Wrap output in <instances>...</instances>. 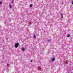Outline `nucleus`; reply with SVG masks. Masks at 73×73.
Instances as JSON below:
<instances>
[{"instance_id": "ddd939ff", "label": "nucleus", "mask_w": 73, "mask_h": 73, "mask_svg": "<svg viewBox=\"0 0 73 73\" xmlns=\"http://www.w3.org/2000/svg\"><path fill=\"white\" fill-rule=\"evenodd\" d=\"M12 1H13L12 3H13V1H14V0H12Z\"/></svg>"}, {"instance_id": "39448f33", "label": "nucleus", "mask_w": 73, "mask_h": 73, "mask_svg": "<svg viewBox=\"0 0 73 73\" xmlns=\"http://www.w3.org/2000/svg\"><path fill=\"white\" fill-rule=\"evenodd\" d=\"M61 17H62V18H63V15L62 14V13L61 14Z\"/></svg>"}, {"instance_id": "4468645a", "label": "nucleus", "mask_w": 73, "mask_h": 73, "mask_svg": "<svg viewBox=\"0 0 73 73\" xmlns=\"http://www.w3.org/2000/svg\"><path fill=\"white\" fill-rule=\"evenodd\" d=\"M7 66H8V65H9V64H7Z\"/></svg>"}, {"instance_id": "2eb2a0df", "label": "nucleus", "mask_w": 73, "mask_h": 73, "mask_svg": "<svg viewBox=\"0 0 73 73\" xmlns=\"http://www.w3.org/2000/svg\"><path fill=\"white\" fill-rule=\"evenodd\" d=\"M31 62H32V60H31Z\"/></svg>"}, {"instance_id": "9b49d317", "label": "nucleus", "mask_w": 73, "mask_h": 73, "mask_svg": "<svg viewBox=\"0 0 73 73\" xmlns=\"http://www.w3.org/2000/svg\"><path fill=\"white\" fill-rule=\"evenodd\" d=\"M72 4H73V1H72Z\"/></svg>"}, {"instance_id": "1a4fd4ad", "label": "nucleus", "mask_w": 73, "mask_h": 73, "mask_svg": "<svg viewBox=\"0 0 73 73\" xmlns=\"http://www.w3.org/2000/svg\"><path fill=\"white\" fill-rule=\"evenodd\" d=\"M66 64H68V60H66Z\"/></svg>"}, {"instance_id": "f03ea898", "label": "nucleus", "mask_w": 73, "mask_h": 73, "mask_svg": "<svg viewBox=\"0 0 73 73\" xmlns=\"http://www.w3.org/2000/svg\"><path fill=\"white\" fill-rule=\"evenodd\" d=\"M55 60V58H52V61H53V62Z\"/></svg>"}, {"instance_id": "9d476101", "label": "nucleus", "mask_w": 73, "mask_h": 73, "mask_svg": "<svg viewBox=\"0 0 73 73\" xmlns=\"http://www.w3.org/2000/svg\"><path fill=\"white\" fill-rule=\"evenodd\" d=\"M2 4V2L1 1L0 2V4Z\"/></svg>"}, {"instance_id": "f257e3e1", "label": "nucleus", "mask_w": 73, "mask_h": 73, "mask_svg": "<svg viewBox=\"0 0 73 73\" xmlns=\"http://www.w3.org/2000/svg\"><path fill=\"white\" fill-rule=\"evenodd\" d=\"M19 45V43H16L15 44V48H17V47H18V46Z\"/></svg>"}, {"instance_id": "20e7f679", "label": "nucleus", "mask_w": 73, "mask_h": 73, "mask_svg": "<svg viewBox=\"0 0 73 73\" xmlns=\"http://www.w3.org/2000/svg\"><path fill=\"white\" fill-rule=\"evenodd\" d=\"M25 50V49L24 48H22V51H24Z\"/></svg>"}, {"instance_id": "f8f14e48", "label": "nucleus", "mask_w": 73, "mask_h": 73, "mask_svg": "<svg viewBox=\"0 0 73 73\" xmlns=\"http://www.w3.org/2000/svg\"><path fill=\"white\" fill-rule=\"evenodd\" d=\"M48 42H50V40H48Z\"/></svg>"}, {"instance_id": "6e6552de", "label": "nucleus", "mask_w": 73, "mask_h": 73, "mask_svg": "<svg viewBox=\"0 0 73 73\" xmlns=\"http://www.w3.org/2000/svg\"><path fill=\"white\" fill-rule=\"evenodd\" d=\"M36 35H34V37H33V38H35V37H36Z\"/></svg>"}, {"instance_id": "0eeeda50", "label": "nucleus", "mask_w": 73, "mask_h": 73, "mask_svg": "<svg viewBox=\"0 0 73 73\" xmlns=\"http://www.w3.org/2000/svg\"><path fill=\"white\" fill-rule=\"evenodd\" d=\"M67 37H70V35H67Z\"/></svg>"}, {"instance_id": "7ed1b4c3", "label": "nucleus", "mask_w": 73, "mask_h": 73, "mask_svg": "<svg viewBox=\"0 0 73 73\" xmlns=\"http://www.w3.org/2000/svg\"><path fill=\"white\" fill-rule=\"evenodd\" d=\"M9 7L10 8H12V6L11 5H9Z\"/></svg>"}, {"instance_id": "423d86ee", "label": "nucleus", "mask_w": 73, "mask_h": 73, "mask_svg": "<svg viewBox=\"0 0 73 73\" xmlns=\"http://www.w3.org/2000/svg\"><path fill=\"white\" fill-rule=\"evenodd\" d=\"M33 7V6H32V5L31 4L30 5V7Z\"/></svg>"}]
</instances>
